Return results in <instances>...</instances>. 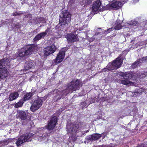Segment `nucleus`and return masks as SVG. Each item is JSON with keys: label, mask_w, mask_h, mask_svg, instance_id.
<instances>
[{"label": "nucleus", "mask_w": 147, "mask_h": 147, "mask_svg": "<svg viewBox=\"0 0 147 147\" xmlns=\"http://www.w3.org/2000/svg\"><path fill=\"white\" fill-rule=\"evenodd\" d=\"M101 2L100 1H96L94 2L92 7V11L93 12L98 11L100 8Z\"/></svg>", "instance_id": "nucleus-15"}, {"label": "nucleus", "mask_w": 147, "mask_h": 147, "mask_svg": "<svg viewBox=\"0 0 147 147\" xmlns=\"http://www.w3.org/2000/svg\"><path fill=\"white\" fill-rule=\"evenodd\" d=\"M71 19V15L67 11H63L60 15V25L63 27L67 26Z\"/></svg>", "instance_id": "nucleus-2"}, {"label": "nucleus", "mask_w": 147, "mask_h": 147, "mask_svg": "<svg viewBox=\"0 0 147 147\" xmlns=\"http://www.w3.org/2000/svg\"><path fill=\"white\" fill-rule=\"evenodd\" d=\"M128 24L131 25L137 26L138 24L137 22L135 20H132L127 23Z\"/></svg>", "instance_id": "nucleus-26"}, {"label": "nucleus", "mask_w": 147, "mask_h": 147, "mask_svg": "<svg viewBox=\"0 0 147 147\" xmlns=\"http://www.w3.org/2000/svg\"><path fill=\"white\" fill-rule=\"evenodd\" d=\"M36 49V47L34 45L27 46L21 49L19 54V56L25 57L31 54Z\"/></svg>", "instance_id": "nucleus-4"}, {"label": "nucleus", "mask_w": 147, "mask_h": 147, "mask_svg": "<svg viewBox=\"0 0 147 147\" xmlns=\"http://www.w3.org/2000/svg\"><path fill=\"white\" fill-rule=\"evenodd\" d=\"M19 95V94L17 92L11 93L8 98L9 100L11 101L16 99L18 97Z\"/></svg>", "instance_id": "nucleus-17"}, {"label": "nucleus", "mask_w": 147, "mask_h": 147, "mask_svg": "<svg viewBox=\"0 0 147 147\" xmlns=\"http://www.w3.org/2000/svg\"><path fill=\"white\" fill-rule=\"evenodd\" d=\"M56 47L54 45L47 47L44 49V54L47 56L52 54L55 51Z\"/></svg>", "instance_id": "nucleus-10"}, {"label": "nucleus", "mask_w": 147, "mask_h": 147, "mask_svg": "<svg viewBox=\"0 0 147 147\" xmlns=\"http://www.w3.org/2000/svg\"><path fill=\"white\" fill-rule=\"evenodd\" d=\"M139 62L138 61L135 62L132 65V67L135 68L136 67L137 65L139 64Z\"/></svg>", "instance_id": "nucleus-30"}, {"label": "nucleus", "mask_w": 147, "mask_h": 147, "mask_svg": "<svg viewBox=\"0 0 147 147\" xmlns=\"http://www.w3.org/2000/svg\"><path fill=\"white\" fill-rule=\"evenodd\" d=\"M75 0H70L69 3V5L71 6L72 7H74L75 6Z\"/></svg>", "instance_id": "nucleus-27"}, {"label": "nucleus", "mask_w": 147, "mask_h": 147, "mask_svg": "<svg viewBox=\"0 0 147 147\" xmlns=\"http://www.w3.org/2000/svg\"><path fill=\"white\" fill-rule=\"evenodd\" d=\"M33 135L32 133H29L21 136L16 142V144L17 146H19L26 141H30L31 138Z\"/></svg>", "instance_id": "nucleus-7"}, {"label": "nucleus", "mask_w": 147, "mask_h": 147, "mask_svg": "<svg viewBox=\"0 0 147 147\" xmlns=\"http://www.w3.org/2000/svg\"><path fill=\"white\" fill-rule=\"evenodd\" d=\"M99 34V33H98V34H97V33H95V35H96V34H97H97Z\"/></svg>", "instance_id": "nucleus-35"}, {"label": "nucleus", "mask_w": 147, "mask_h": 147, "mask_svg": "<svg viewBox=\"0 0 147 147\" xmlns=\"http://www.w3.org/2000/svg\"><path fill=\"white\" fill-rule=\"evenodd\" d=\"M47 138L46 137H42L41 136H37L35 137V139L40 141H41L42 140H43L46 139Z\"/></svg>", "instance_id": "nucleus-25"}, {"label": "nucleus", "mask_w": 147, "mask_h": 147, "mask_svg": "<svg viewBox=\"0 0 147 147\" xmlns=\"http://www.w3.org/2000/svg\"><path fill=\"white\" fill-rule=\"evenodd\" d=\"M137 93H142L143 92L142 89L141 88H139L138 89V90L137 91H135Z\"/></svg>", "instance_id": "nucleus-32"}, {"label": "nucleus", "mask_w": 147, "mask_h": 147, "mask_svg": "<svg viewBox=\"0 0 147 147\" xmlns=\"http://www.w3.org/2000/svg\"><path fill=\"white\" fill-rule=\"evenodd\" d=\"M33 94L31 92L27 93L24 96L22 100L24 101L29 100Z\"/></svg>", "instance_id": "nucleus-22"}, {"label": "nucleus", "mask_w": 147, "mask_h": 147, "mask_svg": "<svg viewBox=\"0 0 147 147\" xmlns=\"http://www.w3.org/2000/svg\"><path fill=\"white\" fill-rule=\"evenodd\" d=\"M57 123V119L56 117H52L48 123L47 128L49 130L53 129L55 127Z\"/></svg>", "instance_id": "nucleus-12"}, {"label": "nucleus", "mask_w": 147, "mask_h": 147, "mask_svg": "<svg viewBox=\"0 0 147 147\" xmlns=\"http://www.w3.org/2000/svg\"><path fill=\"white\" fill-rule=\"evenodd\" d=\"M143 147H146V146H143Z\"/></svg>", "instance_id": "nucleus-36"}, {"label": "nucleus", "mask_w": 147, "mask_h": 147, "mask_svg": "<svg viewBox=\"0 0 147 147\" xmlns=\"http://www.w3.org/2000/svg\"><path fill=\"white\" fill-rule=\"evenodd\" d=\"M65 52L62 50L59 51L57 54L56 58L53 60L54 64L56 65L62 62L64 58Z\"/></svg>", "instance_id": "nucleus-8"}, {"label": "nucleus", "mask_w": 147, "mask_h": 147, "mask_svg": "<svg viewBox=\"0 0 147 147\" xmlns=\"http://www.w3.org/2000/svg\"><path fill=\"white\" fill-rule=\"evenodd\" d=\"M49 31V29H47L45 31L41 32L37 35L34 38V40L37 41L40 39L42 38L45 37Z\"/></svg>", "instance_id": "nucleus-16"}, {"label": "nucleus", "mask_w": 147, "mask_h": 147, "mask_svg": "<svg viewBox=\"0 0 147 147\" xmlns=\"http://www.w3.org/2000/svg\"><path fill=\"white\" fill-rule=\"evenodd\" d=\"M126 74L124 79H131L133 77L134 75L132 73L126 72Z\"/></svg>", "instance_id": "nucleus-23"}, {"label": "nucleus", "mask_w": 147, "mask_h": 147, "mask_svg": "<svg viewBox=\"0 0 147 147\" xmlns=\"http://www.w3.org/2000/svg\"><path fill=\"white\" fill-rule=\"evenodd\" d=\"M35 65V62L32 60L27 61L25 63L24 69L27 70L33 68L34 67Z\"/></svg>", "instance_id": "nucleus-13"}, {"label": "nucleus", "mask_w": 147, "mask_h": 147, "mask_svg": "<svg viewBox=\"0 0 147 147\" xmlns=\"http://www.w3.org/2000/svg\"><path fill=\"white\" fill-rule=\"evenodd\" d=\"M114 29H115L114 28H110L107 30H104V32L105 34H107L108 33H109L110 32H111V31L113 30Z\"/></svg>", "instance_id": "nucleus-28"}, {"label": "nucleus", "mask_w": 147, "mask_h": 147, "mask_svg": "<svg viewBox=\"0 0 147 147\" xmlns=\"http://www.w3.org/2000/svg\"><path fill=\"white\" fill-rule=\"evenodd\" d=\"M91 2L92 1L91 0H87L85 2V4H88L91 3Z\"/></svg>", "instance_id": "nucleus-33"}, {"label": "nucleus", "mask_w": 147, "mask_h": 147, "mask_svg": "<svg viewBox=\"0 0 147 147\" xmlns=\"http://www.w3.org/2000/svg\"><path fill=\"white\" fill-rule=\"evenodd\" d=\"M16 116L21 119V121L22 123H24L26 121L27 115L24 111L18 110Z\"/></svg>", "instance_id": "nucleus-11"}, {"label": "nucleus", "mask_w": 147, "mask_h": 147, "mask_svg": "<svg viewBox=\"0 0 147 147\" xmlns=\"http://www.w3.org/2000/svg\"><path fill=\"white\" fill-rule=\"evenodd\" d=\"M122 6V3L119 1H114L111 4V7L117 8H118Z\"/></svg>", "instance_id": "nucleus-20"}, {"label": "nucleus", "mask_w": 147, "mask_h": 147, "mask_svg": "<svg viewBox=\"0 0 147 147\" xmlns=\"http://www.w3.org/2000/svg\"><path fill=\"white\" fill-rule=\"evenodd\" d=\"M101 137V134H93L92 135H90L88 137V140H96Z\"/></svg>", "instance_id": "nucleus-18"}, {"label": "nucleus", "mask_w": 147, "mask_h": 147, "mask_svg": "<svg viewBox=\"0 0 147 147\" xmlns=\"http://www.w3.org/2000/svg\"><path fill=\"white\" fill-rule=\"evenodd\" d=\"M80 82L79 80H73L69 85L66 90H65L63 92L64 95H66L69 93L72 92L78 89L80 86Z\"/></svg>", "instance_id": "nucleus-5"}, {"label": "nucleus", "mask_w": 147, "mask_h": 147, "mask_svg": "<svg viewBox=\"0 0 147 147\" xmlns=\"http://www.w3.org/2000/svg\"><path fill=\"white\" fill-rule=\"evenodd\" d=\"M72 127H71L69 128L68 126H67V128L68 129V131L69 132L70 131H75V130L79 128L81 126V123L78 121H76L73 124Z\"/></svg>", "instance_id": "nucleus-14"}, {"label": "nucleus", "mask_w": 147, "mask_h": 147, "mask_svg": "<svg viewBox=\"0 0 147 147\" xmlns=\"http://www.w3.org/2000/svg\"><path fill=\"white\" fill-rule=\"evenodd\" d=\"M21 100H21L20 101L15 104L14 106L15 108H18L21 107L22 106L24 102L23 100L22 101H21Z\"/></svg>", "instance_id": "nucleus-24"}, {"label": "nucleus", "mask_w": 147, "mask_h": 147, "mask_svg": "<svg viewBox=\"0 0 147 147\" xmlns=\"http://www.w3.org/2000/svg\"><path fill=\"white\" fill-rule=\"evenodd\" d=\"M74 27L75 29L74 33L75 34V35L73 34H70L67 35V39L69 42H72L76 41L78 40L77 36L76 33V32H77L78 33L79 31L82 30V28L78 27V24L75 25Z\"/></svg>", "instance_id": "nucleus-6"}, {"label": "nucleus", "mask_w": 147, "mask_h": 147, "mask_svg": "<svg viewBox=\"0 0 147 147\" xmlns=\"http://www.w3.org/2000/svg\"><path fill=\"white\" fill-rule=\"evenodd\" d=\"M94 101H92V102H90V103H94Z\"/></svg>", "instance_id": "nucleus-34"}, {"label": "nucleus", "mask_w": 147, "mask_h": 147, "mask_svg": "<svg viewBox=\"0 0 147 147\" xmlns=\"http://www.w3.org/2000/svg\"><path fill=\"white\" fill-rule=\"evenodd\" d=\"M122 22L119 20H117L116 22V26L114 29L116 30H119L122 28V27L121 25Z\"/></svg>", "instance_id": "nucleus-21"}, {"label": "nucleus", "mask_w": 147, "mask_h": 147, "mask_svg": "<svg viewBox=\"0 0 147 147\" xmlns=\"http://www.w3.org/2000/svg\"><path fill=\"white\" fill-rule=\"evenodd\" d=\"M121 57V56H119L112 63H109L107 66V68H104L103 71H107V70L109 71H111L119 68L123 62V59Z\"/></svg>", "instance_id": "nucleus-3"}, {"label": "nucleus", "mask_w": 147, "mask_h": 147, "mask_svg": "<svg viewBox=\"0 0 147 147\" xmlns=\"http://www.w3.org/2000/svg\"><path fill=\"white\" fill-rule=\"evenodd\" d=\"M146 59H147V57H145L142 58L139 60V61L140 62H142L144 61H145Z\"/></svg>", "instance_id": "nucleus-31"}, {"label": "nucleus", "mask_w": 147, "mask_h": 147, "mask_svg": "<svg viewBox=\"0 0 147 147\" xmlns=\"http://www.w3.org/2000/svg\"><path fill=\"white\" fill-rule=\"evenodd\" d=\"M126 74V72L123 73L122 72H119L117 74V75L118 76H121L122 77H125Z\"/></svg>", "instance_id": "nucleus-29"}, {"label": "nucleus", "mask_w": 147, "mask_h": 147, "mask_svg": "<svg viewBox=\"0 0 147 147\" xmlns=\"http://www.w3.org/2000/svg\"><path fill=\"white\" fill-rule=\"evenodd\" d=\"M42 102V101L41 100H37L35 101L30 108L31 110L33 112H35L41 107Z\"/></svg>", "instance_id": "nucleus-9"}, {"label": "nucleus", "mask_w": 147, "mask_h": 147, "mask_svg": "<svg viewBox=\"0 0 147 147\" xmlns=\"http://www.w3.org/2000/svg\"><path fill=\"white\" fill-rule=\"evenodd\" d=\"M125 80H122L119 79H117V82L120 84H123L125 85H130L133 84V83L127 80H125L126 79H125Z\"/></svg>", "instance_id": "nucleus-19"}, {"label": "nucleus", "mask_w": 147, "mask_h": 147, "mask_svg": "<svg viewBox=\"0 0 147 147\" xmlns=\"http://www.w3.org/2000/svg\"><path fill=\"white\" fill-rule=\"evenodd\" d=\"M10 63L7 59L0 60V78L3 79L6 77L8 74V68Z\"/></svg>", "instance_id": "nucleus-1"}]
</instances>
